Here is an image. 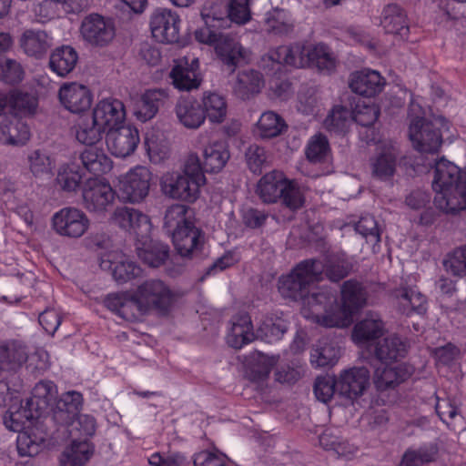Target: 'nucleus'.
Masks as SVG:
<instances>
[{"label": "nucleus", "mask_w": 466, "mask_h": 466, "mask_svg": "<svg viewBox=\"0 0 466 466\" xmlns=\"http://www.w3.org/2000/svg\"><path fill=\"white\" fill-rule=\"evenodd\" d=\"M56 396L57 388L53 381L40 380L33 388L31 397L26 400L25 405L21 410L15 412L9 410L5 415V426L14 431H19L24 418L26 420H32L48 414Z\"/></svg>", "instance_id": "f257e3e1"}, {"label": "nucleus", "mask_w": 466, "mask_h": 466, "mask_svg": "<svg viewBox=\"0 0 466 466\" xmlns=\"http://www.w3.org/2000/svg\"><path fill=\"white\" fill-rule=\"evenodd\" d=\"M304 304L311 309L316 322L323 327L344 328L349 325L345 311L338 304L337 290L332 287L323 286L309 292Z\"/></svg>", "instance_id": "f03ea898"}, {"label": "nucleus", "mask_w": 466, "mask_h": 466, "mask_svg": "<svg viewBox=\"0 0 466 466\" xmlns=\"http://www.w3.org/2000/svg\"><path fill=\"white\" fill-rule=\"evenodd\" d=\"M321 262L306 259L299 263L292 271L279 280V290L285 298L305 301L312 286L318 282Z\"/></svg>", "instance_id": "7ed1b4c3"}, {"label": "nucleus", "mask_w": 466, "mask_h": 466, "mask_svg": "<svg viewBox=\"0 0 466 466\" xmlns=\"http://www.w3.org/2000/svg\"><path fill=\"white\" fill-rule=\"evenodd\" d=\"M134 298L139 313L155 310L161 315H167L176 301L175 292L159 279L142 282L134 292Z\"/></svg>", "instance_id": "20e7f679"}, {"label": "nucleus", "mask_w": 466, "mask_h": 466, "mask_svg": "<svg viewBox=\"0 0 466 466\" xmlns=\"http://www.w3.org/2000/svg\"><path fill=\"white\" fill-rule=\"evenodd\" d=\"M195 37L200 43L215 46L218 57L228 66L230 74L235 72L236 67L244 59V49L241 45L230 35L221 33L218 28L205 25L204 27L196 30Z\"/></svg>", "instance_id": "39448f33"}, {"label": "nucleus", "mask_w": 466, "mask_h": 466, "mask_svg": "<svg viewBox=\"0 0 466 466\" xmlns=\"http://www.w3.org/2000/svg\"><path fill=\"white\" fill-rule=\"evenodd\" d=\"M443 120L442 117L429 120L420 116L410 120L409 137L415 150L431 155L439 152L442 144L440 126Z\"/></svg>", "instance_id": "423d86ee"}, {"label": "nucleus", "mask_w": 466, "mask_h": 466, "mask_svg": "<svg viewBox=\"0 0 466 466\" xmlns=\"http://www.w3.org/2000/svg\"><path fill=\"white\" fill-rule=\"evenodd\" d=\"M150 30L156 41L173 44L179 39V15L167 8L156 9L150 17Z\"/></svg>", "instance_id": "0eeeda50"}, {"label": "nucleus", "mask_w": 466, "mask_h": 466, "mask_svg": "<svg viewBox=\"0 0 466 466\" xmlns=\"http://www.w3.org/2000/svg\"><path fill=\"white\" fill-rule=\"evenodd\" d=\"M151 172L148 168L137 166L120 180L119 191L122 198L130 203H139L148 195Z\"/></svg>", "instance_id": "6e6552de"}, {"label": "nucleus", "mask_w": 466, "mask_h": 466, "mask_svg": "<svg viewBox=\"0 0 466 466\" xmlns=\"http://www.w3.org/2000/svg\"><path fill=\"white\" fill-rule=\"evenodd\" d=\"M52 226L58 235L76 238L86 233L89 219L76 208H63L53 215Z\"/></svg>", "instance_id": "1a4fd4ad"}, {"label": "nucleus", "mask_w": 466, "mask_h": 466, "mask_svg": "<svg viewBox=\"0 0 466 466\" xmlns=\"http://www.w3.org/2000/svg\"><path fill=\"white\" fill-rule=\"evenodd\" d=\"M162 193L172 199L194 203L199 197L200 187L180 173H167L160 180Z\"/></svg>", "instance_id": "9d476101"}, {"label": "nucleus", "mask_w": 466, "mask_h": 466, "mask_svg": "<svg viewBox=\"0 0 466 466\" xmlns=\"http://www.w3.org/2000/svg\"><path fill=\"white\" fill-rule=\"evenodd\" d=\"M115 199L111 186L98 178H90L83 189L84 207L92 213H103Z\"/></svg>", "instance_id": "9b49d317"}, {"label": "nucleus", "mask_w": 466, "mask_h": 466, "mask_svg": "<svg viewBox=\"0 0 466 466\" xmlns=\"http://www.w3.org/2000/svg\"><path fill=\"white\" fill-rule=\"evenodd\" d=\"M80 31L83 38L95 46H105L115 37L113 22L97 14L86 16L82 21Z\"/></svg>", "instance_id": "f8f14e48"}, {"label": "nucleus", "mask_w": 466, "mask_h": 466, "mask_svg": "<svg viewBox=\"0 0 466 466\" xmlns=\"http://www.w3.org/2000/svg\"><path fill=\"white\" fill-rule=\"evenodd\" d=\"M106 142L112 155L118 157H128L139 143L138 130L129 125L117 126L107 130Z\"/></svg>", "instance_id": "ddd939ff"}, {"label": "nucleus", "mask_w": 466, "mask_h": 466, "mask_svg": "<svg viewBox=\"0 0 466 466\" xmlns=\"http://www.w3.org/2000/svg\"><path fill=\"white\" fill-rule=\"evenodd\" d=\"M172 240L176 250L182 258H192L201 251L205 243V234L194 225L188 216L187 226H183L174 232Z\"/></svg>", "instance_id": "4468645a"}, {"label": "nucleus", "mask_w": 466, "mask_h": 466, "mask_svg": "<svg viewBox=\"0 0 466 466\" xmlns=\"http://www.w3.org/2000/svg\"><path fill=\"white\" fill-rule=\"evenodd\" d=\"M111 221L120 228L141 238L147 236L151 229L150 220L147 215L127 207L116 208L111 216Z\"/></svg>", "instance_id": "2eb2a0df"}, {"label": "nucleus", "mask_w": 466, "mask_h": 466, "mask_svg": "<svg viewBox=\"0 0 466 466\" xmlns=\"http://www.w3.org/2000/svg\"><path fill=\"white\" fill-rule=\"evenodd\" d=\"M370 371L365 367L343 370L338 379V392L350 400L361 396L370 385Z\"/></svg>", "instance_id": "dca6fc26"}, {"label": "nucleus", "mask_w": 466, "mask_h": 466, "mask_svg": "<svg viewBox=\"0 0 466 466\" xmlns=\"http://www.w3.org/2000/svg\"><path fill=\"white\" fill-rule=\"evenodd\" d=\"M58 97L62 106L75 114L89 109L93 100L88 87L76 82L64 84L59 88Z\"/></svg>", "instance_id": "f3484780"}, {"label": "nucleus", "mask_w": 466, "mask_h": 466, "mask_svg": "<svg viewBox=\"0 0 466 466\" xmlns=\"http://www.w3.org/2000/svg\"><path fill=\"white\" fill-rule=\"evenodd\" d=\"M340 294L342 302L340 308L345 311L350 323L351 315L366 306L368 292L360 281L350 279L342 283Z\"/></svg>", "instance_id": "a211bd4d"}, {"label": "nucleus", "mask_w": 466, "mask_h": 466, "mask_svg": "<svg viewBox=\"0 0 466 466\" xmlns=\"http://www.w3.org/2000/svg\"><path fill=\"white\" fill-rule=\"evenodd\" d=\"M395 306L403 315L424 314L427 310V299L414 288L400 287L392 291Z\"/></svg>", "instance_id": "6ab92c4d"}, {"label": "nucleus", "mask_w": 466, "mask_h": 466, "mask_svg": "<svg viewBox=\"0 0 466 466\" xmlns=\"http://www.w3.org/2000/svg\"><path fill=\"white\" fill-rule=\"evenodd\" d=\"M198 68V58H192L190 65L186 56L178 59L169 74L174 86L180 91L198 88L200 84Z\"/></svg>", "instance_id": "aec40b11"}, {"label": "nucleus", "mask_w": 466, "mask_h": 466, "mask_svg": "<svg viewBox=\"0 0 466 466\" xmlns=\"http://www.w3.org/2000/svg\"><path fill=\"white\" fill-rule=\"evenodd\" d=\"M167 89L156 88L147 90L137 101L134 114L142 122L152 119L168 101Z\"/></svg>", "instance_id": "412c9836"}, {"label": "nucleus", "mask_w": 466, "mask_h": 466, "mask_svg": "<svg viewBox=\"0 0 466 466\" xmlns=\"http://www.w3.org/2000/svg\"><path fill=\"white\" fill-rule=\"evenodd\" d=\"M384 331L385 325L380 316L376 312H369L355 324L351 337L359 346H366L380 338Z\"/></svg>", "instance_id": "4be33fe9"}, {"label": "nucleus", "mask_w": 466, "mask_h": 466, "mask_svg": "<svg viewBox=\"0 0 466 466\" xmlns=\"http://www.w3.org/2000/svg\"><path fill=\"white\" fill-rule=\"evenodd\" d=\"M385 85L384 78L375 70L364 69L351 75L350 87L362 96L372 97L380 94Z\"/></svg>", "instance_id": "5701e85b"}, {"label": "nucleus", "mask_w": 466, "mask_h": 466, "mask_svg": "<svg viewBox=\"0 0 466 466\" xmlns=\"http://www.w3.org/2000/svg\"><path fill=\"white\" fill-rule=\"evenodd\" d=\"M178 122L188 129H197L206 119L202 105L194 97H180L175 106Z\"/></svg>", "instance_id": "b1692460"}, {"label": "nucleus", "mask_w": 466, "mask_h": 466, "mask_svg": "<svg viewBox=\"0 0 466 466\" xmlns=\"http://www.w3.org/2000/svg\"><path fill=\"white\" fill-rule=\"evenodd\" d=\"M83 404L82 394L78 391H67L59 398L53 410V420L61 425L74 423Z\"/></svg>", "instance_id": "393cba45"}, {"label": "nucleus", "mask_w": 466, "mask_h": 466, "mask_svg": "<svg viewBox=\"0 0 466 466\" xmlns=\"http://www.w3.org/2000/svg\"><path fill=\"white\" fill-rule=\"evenodd\" d=\"M92 116L106 131L117 127L125 118V106L117 99H104L96 104Z\"/></svg>", "instance_id": "a878e982"}, {"label": "nucleus", "mask_w": 466, "mask_h": 466, "mask_svg": "<svg viewBox=\"0 0 466 466\" xmlns=\"http://www.w3.org/2000/svg\"><path fill=\"white\" fill-rule=\"evenodd\" d=\"M429 166L434 167L432 188L435 193L453 184L464 182V172L462 173L455 164L445 158L434 159L433 164L429 163Z\"/></svg>", "instance_id": "bb28decb"}, {"label": "nucleus", "mask_w": 466, "mask_h": 466, "mask_svg": "<svg viewBox=\"0 0 466 466\" xmlns=\"http://www.w3.org/2000/svg\"><path fill=\"white\" fill-rule=\"evenodd\" d=\"M407 352V341L395 334L378 340L373 348V355L381 363L398 361L404 358Z\"/></svg>", "instance_id": "cd10ccee"}, {"label": "nucleus", "mask_w": 466, "mask_h": 466, "mask_svg": "<svg viewBox=\"0 0 466 466\" xmlns=\"http://www.w3.org/2000/svg\"><path fill=\"white\" fill-rule=\"evenodd\" d=\"M412 374V369L406 364L395 367H378L374 370L373 381L379 390L393 389L408 380Z\"/></svg>", "instance_id": "c85d7f7f"}, {"label": "nucleus", "mask_w": 466, "mask_h": 466, "mask_svg": "<svg viewBox=\"0 0 466 466\" xmlns=\"http://www.w3.org/2000/svg\"><path fill=\"white\" fill-rule=\"evenodd\" d=\"M380 25L387 34L399 35L401 39L407 38L409 35L410 28L407 24L406 14L396 4L388 5L383 8Z\"/></svg>", "instance_id": "c756f323"}, {"label": "nucleus", "mask_w": 466, "mask_h": 466, "mask_svg": "<svg viewBox=\"0 0 466 466\" xmlns=\"http://www.w3.org/2000/svg\"><path fill=\"white\" fill-rule=\"evenodd\" d=\"M257 338L253 330L251 318L248 314L233 317L231 328L227 336L228 344L234 349H241Z\"/></svg>", "instance_id": "7c9ffc66"}, {"label": "nucleus", "mask_w": 466, "mask_h": 466, "mask_svg": "<svg viewBox=\"0 0 466 466\" xmlns=\"http://www.w3.org/2000/svg\"><path fill=\"white\" fill-rule=\"evenodd\" d=\"M27 360L25 347L16 340H7L0 343V369L4 372H15Z\"/></svg>", "instance_id": "2f4dec72"}, {"label": "nucleus", "mask_w": 466, "mask_h": 466, "mask_svg": "<svg viewBox=\"0 0 466 466\" xmlns=\"http://www.w3.org/2000/svg\"><path fill=\"white\" fill-rule=\"evenodd\" d=\"M24 52L35 58H41L52 46V37L43 30L27 29L19 40Z\"/></svg>", "instance_id": "473e14b6"}, {"label": "nucleus", "mask_w": 466, "mask_h": 466, "mask_svg": "<svg viewBox=\"0 0 466 466\" xmlns=\"http://www.w3.org/2000/svg\"><path fill=\"white\" fill-rule=\"evenodd\" d=\"M286 180L279 171L268 172L259 179L257 193L264 203H275L285 190Z\"/></svg>", "instance_id": "72a5a7b5"}, {"label": "nucleus", "mask_w": 466, "mask_h": 466, "mask_svg": "<svg viewBox=\"0 0 466 466\" xmlns=\"http://www.w3.org/2000/svg\"><path fill=\"white\" fill-rule=\"evenodd\" d=\"M371 175L381 181L390 180L397 167V152L393 147L381 149L370 159Z\"/></svg>", "instance_id": "f704fd0d"}, {"label": "nucleus", "mask_w": 466, "mask_h": 466, "mask_svg": "<svg viewBox=\"0 0 466 466\" xmlns=\"http://www.w3.org/2000/svg\"><path fill=\"white\" fill-rule=\"evenodd\" d=\"M200 15L206 25L221 29L230 26L228 5L222 0H208L201 8Z\"/></svg>", "instance_id": "c9c22d12"}, {"label": "nucleus", "mask_w": 466, "mask_h": 466, "mask_svg": "<svg viewBox=\"0 0 466 466\" xmlns=\"http://www.w3.org/2000/svg\"><path fill=\"white\" fill-rule=\"evenodd\" d=\"M308 64L316 66L319 71L330 74L337 66V58L331 49L323 43L307 46Z\"/></svg>", "instance_id": "e433bc0d"}, {"label": "nucleus", "mask_w": 466, "mask_h": 466, "mask_svg": "<svg viewBox=\"0 0 466 466\" xmlns=\"http://www.w3.org/2000/svg\"><path fill=\"white\" fill-rule=\"evenodd\" d=\"M78 61L77 52L70 46L56 48L50 55L49 66L59 76H66L76 67Z\"/></svg>", "instance_id": "4c0bfd02"}, {"label": "nucleus", "mask_w": 466, "mask_h": 466, "mask_svg": "<svg viewBox=\"0 0 466 466\" xmlns=\"http://www.w3.org/2000/svg\"><path fill=\"white\" fill-rule=\"evenodd\" d=\"M263 86L262 75L253 69L244 70L238 74L234 86V93L242 100L249 99L260 92Z\"/></svg>", "instance_id": "58836bf2"}, {"label": "nucleus", "mask_w": 466, "mask_h": 466, "mask_svg": "<svg viewBox=\"0 0 466 466\" xmlns=\"http://www.w3.org/2000/svg\"><path fill=\"white\" fill-rule=\"evenodd\" d=\"M353 269L352 263L346 258L339 256H329L325 263H321L320 276L318 282L324 279V276L331 282L338 283L348 277Z\"/></svg>", "instance_id": "ea45409f"}, {"label": "nucleus", "mask_w": 466, "mask_h": 466, "mask_svg": "<svg viewBox=\"0 0 466 466\" xmlns=\"http://www.w3.org/2000/svg\"><path fill=\"white\" fill-rule=\"evenodd\" d=\"M80 159L86 170L95 175L107 173L112 168V161L103 148L89 146L80 155Z\"/></svg>", "instance_id": "a19ab883"}, {"label": "nucleus", "mask_w": 466, "mask_h": 466, "mask_svg": "<svg viewBox=\"0 0 466 466\" xmlns=\"http://www.w3.org/2000/svg\"><path fill=\"white\" fill-rule=\"evenodd\" d=\"M138 258L151 268L162 266L169 258V247L160 241L150 240L137 248Z\"/></svg>", "instance_id": "79ce46f5"}, {"label": "nucleus", "mask_w": 466, "mask_h": 466, "mask_svg": "<svg viewBox=\"0 0 466 466\" xmlns=\"http://www.w3.org/2000/svg\"><path fill=\"white\" fill-rule=\"evenodd\" d=\"M94 448L87 441H73L62 453L61 466H84L91 458Z\"/></svg>", "instance_id": "37998d69"}, {"label": "nucleus", "mask_w": 466, "mask_h": 466, "mask_svg": "<svg viewBox=\"0 0 466 466\" xmlns=\"http://www.w3.org/2000/svg\"><path fill=\"white\" fill-rule=\"evenodd\" d=\"M203 111L206 117L212 123H222L228 113V104L226 98L216 92H205L202 102Z\"/></svg>", "instance_id": "c03bdc74"}, {"label": "nucleus", "mask_w": 466, "mask_h": 466, "mask_svg": "<svg viewBox=\"0 0 466 466\" xmlns=\"http://www.w3.org/2000/svg\"><path fill=\"white\" fill-rule=\"evenodd\" d=\"M203 157L205 171L217 173L225 167L230 157V155L224 143L215 142L205 147Z\"/></svg>", "instance_id": "a18cd8bd"}, {"label": "nucleus", "mask_w": 466, "mask_h": 466, "mask_svg": "<svg viewBox=\"0 0 466 466\" xmlns=\"http://www.w3.org/2000/svg\"><path fill=\"white\" fill-rule=\"evenodd\" d=\"M339 358V349L327 339L317 342L310 353V362L316 368L333 366Z\"/></svg>", "instance_id": "49530a36"}, {"label": "nucleus", "mask_w": 466, "mask_h": 466, "mask_svg": "<svg viewBox=\"0 0 466 466\" xmlns=\"http://www.w3.org/2000/svg\"><path fill=\"white\" fill-rule=\"evenodd\" d=\"M75 128L76 139L87 146H94L100 141L106 132L92 116L81 117Z\"/></svg>", "instance_id": "de8ad7c7"}, {"label": "nucleus", "mask_w": 466, "mask_h": 466, "mask_svg": "<svg viewBox=\"0 0 466 466\" xmlns=\"http://www.w3.org/2000/svg\"><path fill=\"white\" fill-rule=\"evenodd\" d=\"M288 330L286 320L279 317L266 316L256 331L257 339L268 343L279 340Z\"/></svg>", "instance_id": "09e8293b"}, {"label": "nucleus", "mask_w": 466, "mask_h": 466, "mask_svg": "<svg viewBox=\"0 0 466 466\" xmlns=\"http://www.w3.org/2000/svg\"><path fill=\"white\" fill-rule=\"evenodd\" d=\"M287 129L284 119L273 111L260 116L257 123L258 135L262 138H272L281 135Z\"/></svg>", "instance_id": "8fccbe9b"}, {"label": "nucleus", "mask_w": 466, "mask_h": 466, "mask_svg": "<svg viewBox=\"0 0 466 466\" xmlns=\"http://www.w3.org/2000/svg\"><path fill=\"white\" fill-rule=\"evenodd\" d=\"M100 267L103 270H111L114 279L118 283H126L139 273V268L128 260L112 262L109 258H102Z\"/></svg>", "instance_id": "3c124183"}, {"label": "nucleus", "mask_w": 466, "mask_h": 466, "mask_svg": "<svg viewBox=\"0 0 466 466\" xmlns=\"http://www.w3.org/2000/svg\"><path fill=\"white\" fill-rule=\"evenodd\" d=\"M353 121V113L347 106H335L324 119V127L334 133H344Z\"/></svg>", "instance_id": "603ef678"}, {"label": "nucleus", "mask_w": 466, "mask_h": 466, "mask_svg": "<svg viewBox=\"0 0 466 466\" xmlns=\"http://www.w3.org/2000/svg\"><path fill=\"white\" fill-rule=\"evenodd\" d=\"M188 216L192 219V211L187 206L181 204L170 206L164 217V228L167 234L173 236L178 228L187 226Z\"/></svg>", "instance_id": "864d4df0"}, {"label": "nucleus", "mask_w": 466, "mask_h": 466, "mask_svg": "<svg viewBox=\"0 0 466 466\" xmlns=\"http://www.w3.org/2000/svg\"><path fill=\"white\" fill-rule=\"evenodd\" d=\"M57 186L64 191L76 192L81 185L82 174L76 163L65 164L58 169L56 178Z\"/></svg>", "instance_id": "5fc2aeb1"}, {"label": "nucleus", "mask_w": 466, "mask_h": 466, "mask_svg": "<svg viewBox=\"0 0 466 466\" xmlns=\"http://www.w3.org/2000/svg\"><path fill=\"white\" fill-rule=\"evenodd\" d=\"M106 308L125 319L136 317L134 309H137L134 294L127 297L123 294H109L105 299Z\"/></svg>", "instance_id": "6e6d98bb"}, {"label": "nucleus", "mask_w": 466, "mask_h": 466, "mask_svg": "<svg viewBox=\"0 0 466 466\" xmlns=\"http://www.w3.org/2000/svg\"><path fill=\"white\" fill-rule=\"evenodd\" d=\"M267 31L278 35H286L293 31L294 23L290 15L282 9H274L266 18Z\"/></svg>", "instance_id": "4d7b16f0"}, {"label": "nucleus", "mask_w": 466, "mask_h": 466, "mask_svg": "<svg viewBox=\"0 0 466 466\" xmlns=\"http://www.w3.org/2000/svg\"><path fill=\"white\" fill-rule=\"evenodd\" d=\"M7 137L0 134V142L7 145H24L30 138V132L27 125L15 116H9Z\"/></svg>", "instance_id": "13d9d810"}, {"label": "nucleus", "mask_w": 466, "mask_h": 466, "mask_svg": "<svg viewBox=\"0 0 466 466\" xmlns=\"http://www.w3.org/2000/svg\"><path fill=\"white\" fill-rule=\"evenodd\" d=\"M445 270L454 277H466V245H461L449 252L443 261Z\"/></svg>", "instance_id": "bf43d9fd"}, {"label": "nucleus", "mask_w": 466, "mask_h": 466, "mask_svg": "<svg viewBox=\"0 0 466 466\" xmlns=\"http://www.w3.org/2000/svg\"><path fill=\"white\" fill-rule=\"evenodd\" d=\"M329 144L322 134L314 135L306 148L307 158L313 163L326 161L329 155Z\"/></svg>", "instance_id": "052dcab7"}, {"label": "nucleus", "mask_w": 466, "mask_h": 466, "mask_svg": "<svg viewBox=\"0 0 466 466\" xmlns=\"http://www.w3.org/2000/svg\"><path fill=\"white\" fill-rule=\"evenodd\" d=\"M437 450L434 447L408 449L402 455L400 466H422L434 461Z\"/></svg>", "instance_id": "680f3d73"}, {"label": "nucleus", "mask_w": 466, "mask_h": 466, "mask_svg": "<svg viewBox=\"0 0 466 466\" xmlns=\"http://www.w3.org/2000/svg\"><path fill=\"white\" fill-rule=\"evenodd\" d=\"M279 358L268 356L261 352H254L251 355L250 370L253 378L258 380H265L269 375L272 368L277 364Z\"/></svg>", "instance_id": "e2e57ef3"}, {"label": "nucleus", "mask_w": 466, "mask_h": 466, "mask_svg": "<svg viewBox=\"0 0 466 466\" xmlns=\"http://www.w3.org/2000/svg\"><path fill=\"white\" fill-rule=\"evenodd\" d=\"M44 441V437H35L28 432H21L16 440L17 451L22 457L35 456L41 451Z\"/></svg>", "instance_id": "0e129e2a"}, {"label": "nucleus", "mask_w": 466, "mask_h": 466, "mask_svg": "<svg viewBox=\"0 0 466 466\" xmlns=\"http://www.w3.org/2000/svg\"><path fill=\"white\" fill-rule=\"evenodd\" d=\"M268 156L264 147L252 144L245 150V161L248 169L254 174H260L267 166Z\"/></svg>", "instance_id": "69168bd1"}, {"label": "nucleus", "mask_w": 466, "mask_h": 466, "mask_svg": "<svg viewBox=\"0 0 466 466\" xmlns=\"http://www.w3.org/2000/svg\"><path fill=\"white\" fill-rule=\"evenodd\" d=\"M355 229L368 243L377 244L380 241V230L373 216H362L356 223Z\"/></svg>", "instance_id": "338daca9"}, {"label": "nucleus", "mask_w": 466, "mask_h": 466, "mask_svg": "<svg viewBox=\"0 0 466 466\" xmlns=\"http://www.w3.org/2000/svg\"><path fill=\"white\" fill-rule=\"evenodd\" d=\"M298 99V110L305 115H310L318 108L320 97L316 86H304L299 91Z\"/></svg>", "instance_id": "774afa93"}]
</instances>
